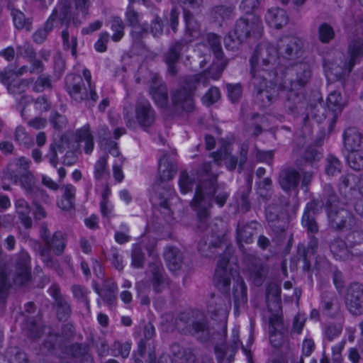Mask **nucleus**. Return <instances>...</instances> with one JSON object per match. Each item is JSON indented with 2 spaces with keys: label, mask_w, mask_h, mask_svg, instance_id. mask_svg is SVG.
<instances>
[{
  "label": "nucleus",
  "mask_w": 363,
  "mask_h": 363,
  "mask_svg": "<svg viewBox=\"0 0 363 363\" xmlns=\"http://www.w3.org/2000/svg\"><path fill=\"white\" fill-rule=\"evenodd\" d=\"M17 57H22L28 60L35 58L36 53L32 46L28 42H24L21 45L16 46Z\"/></svg>",
  "instance_id": "nucleus-61"
},
{
  "label": "nucleus",
  "mask_w": 363,
  "mask_h": 363,
  "mask_svg": "<svg viewBox=\"0 0 363 363\" xmlns=\"http://www.w3.org/2000/svg\"><path fill=\"white\" fill-rule=\"evenodd\" d=\"M321 200L325 203L327 209L337 206L338 196L330 184H326L323 186Z\"/></svg>",
  "instance_id": "nucleus-46"
},
{
  "label": "nucleus",
  "mask_w": 363,
  "mask_h": 363,
  "mask_svg": "<svg viewBox=\"0 0 363 363\" xmlns=\"http://www.w3.org/2000/svg\"><path fill=\"white\" fill-rule=\"evenodd\" d=\"M131 345L129 342H121L115 341L112 345L111 350L114 352V356H121L123 359L127 358L130 352Z\"/></svg>",
  "instance_id": "nucleus-58"
},
{
  "label": "nucleus",
  "mask_w": 363,
  "mask_h": 363,
  "mask_svg": "<svg viewBox=\"0 0 363 363\" xmlns=\"http://www.w3.org/2000/svg\"><path fill=\"white\" fill-rule=\"evenodd\" d=\"M312 76L311 65L306 62L290 63L281 71L279 86L285 91H299Z\"/></svg>",
  "instance_id": "nucleus-6"
},
{
  "label": "nucleus",
  "mask_w": 363,
  "mask_h": 363,
  "mask_svg": "<svg viewBox=\"0 0 363 363\" xmlns=\"http://www.w3.org/2000/svg\"><path fill=\"white\" fill-rule=\"evenodd\" d=\"M11 179L15 184L19 182L21 187L26 191L27 195L32 192L36 186L35 178L31 172L22 173L19 176L15 174Z\"/></svg>",
  "instance_id": "nucleus-42"
},
{
  "label": "nucleus",
  "mask_w": 363,
  "mask_h": 363,
  "mask_svg": "<svg viewBox=\"0 0 363 363\" xmlns=\"http://www.w3.org/2000/svg\"><path fill=\"white\" fill-rule=\"evenodd\" d=\"M185 21L184 38L190 42L197 38L201 34V26L192 13L184 9Z\"/></svg>",
  "instance_id": "nucleus-25"
},
{
  "label": "nucleus",
  "mask_w": 363,
  "mask_h": 363,
  "mask_svg": "<svg viewBox=\"0 0 363 363\" xmlns=\"http://www.w3.org/2000/svg\"><path fill=\"white\" fill-rule=\"evenodd\" d=\"M263 26L262 20L254 15L239 18L235 26L234 34L243 41L250 37L259 38L262 36Z\"/></svg>",
  "instance_id": "nucleus-12"
},
{
  "label": "nucleus",
  "mask_w": 363,
  "mask_h": 363,
  "mask_svg": "<svg viewBox=\"0 0 363 363\" xmlns=\"http://www.w3.org/2000/svg\"><path fill=\"white\" fill-rule=\"evenodd\" d=\"M335 34L333 28L327 23H323L318 28V39L324 44L329 43L335 38Z\"/></svg>",
  "instance_id": "nucleus-48"
},
{
  "label": "nucleus",
  "mask_w": 363,
  "mask_h": 363,
  "mask_svg": "<svg viewBox=\"0 0 363 363\" xmlns=\"http://www.w3.org/2000/svg\"><path fill=\"white\" fill-rule=\"evenodd\" d=\"M45 245L47 248L52 250L56 255H62L66 245L65 238L61 232L55 233Z\"/></svg>",
  "instance_id": "nucleus-45"
},
{
  "label": "nucleus",
  "mask_w": 363,
  "mask_h": 363,
  "mask_svg": "<svg viewBox=\"0 0 363 363\" xmlns=\"http://www.w3.org/2000/svg\"><path fill=\"white\" fill-rule=\"evenodd\" d=\"M123 117L126 126L130 129H135L138 123L143 128L150 127L155 122L156 113L148 100L140 99L135 104V118L132 113L124 108Z\"/></svg>",
  "instance_id": "nucleus-9"
},
{
  "label": "nucleus",
  "mask_w": 363,
  "mask_h": 363,
  "mask_svg": "<svg viewBox=\"0 0 363 363\" xmlns=\"http://www.w3.org/2000/svg\"><path fill=\"white\" fill-rule=\"evenodd\" d=\"M208 313L211 318L218 320L222 328V332H214L207 325L205 320L194 321L191 325L190 333L196 339L201 342H207L210 340H222L225 337L227 331V318L229 312V306L226 301L219 296H213L208 306Z\"/></svg>",
  "instance_id": "nucleus-3"
},
{
  "label": "nucleus",
  "mask_w": 363,
  "mask_h": 363,
  "mask_svg": "<svg viewBox=\"0 0 363 363\" xmlns=\"http://www.w3.org/2000/svg\"><path fill=\"white\" fill-rule=\"evenodd\" d=\"M330 250L337 259L346 260L352 255L347 243L340 238H335L331 242Z\"/></svg>",
  "instance_id": "nucleus-38"
},
{
  "label": "nucleus",
  "mask_w": 363,
  "mask_h": 363,
  "mask_svg": "<svg viewBox=\"0 0 363 363\" xmlns=\"http://www.w3.org/2000/svg\"><path fill=\"white\" fill-rule=\"evenodd\" d=\"M350 152L347 155L349 166L356 171L363 169V152H359V150Z\"/></svg>",
  "instance_id": "nucleus-50"
},
{
  "label": "nucleus",
  "mask_w": 363,
  "mask_h": 363,
  "mask_svg": "<svg viewBox=\"0 0 363 363\" xmlns=\"http://www.w3.org/2000/svg\"><path fill=\"white\" fill-rule=\"evenodd\" d=\"M211 156L218 166H220L222 161H224L225 167L230 171H233L237 165H239V160L232 155L231 150L226 146L221 147L216 152L211 153Z\"/></svg>",
  "instance_id": "nucleus-27"
},
{
  "label": "nucleus",
  "mask_w": 363,
  "mask_h": 363,
  "mask_svg": "<svg viewBox=\"0 0 363 363\" xmlns=\"http://www.w3.org/2000/svg\"><path fill=\"white\" fill-rule=\"evenodd\" d=\"M328 224L335 230L352 228L356 225V220L350 211L339 208L337 206L327 209Z\"/></svg>",
  "instance_id": "nucleus-13"
},
{
  "label": "nucleus",
  "mask_w": 363,
  "mask_h": 363,
  "mask_svg": "<svg viewBox=\"0 0 363 363\" xmlns=\"http://www.w3.org/2000/svg\"><path fill=\"white\" fill-rule=\"evenodd\" d=\"M66 87L70 96L77 102L86 101L89 106H94L90 99V89L85 86L79 75L69 74L66 77Z\"/></svg>",
  "instance_id": "nucleus-16"
},
{
  "label": "nucleus",
  "mask_w": 363,
  "mask_h": 363,
  "mask_svg": "<svg viewBox=\"0 0 363 363\" xmlns=\"http://www.w3.org/2000/svg\"><path fill=\"white\" fill-rule=\"evenodd\" d=\"M235 16V6L228 4H220L214 6L210 11L211 19L219 26Z\"/></svg>",
  "instance_id": "nucleus-23"
},
{
  "label": "nucleus",
  "mask_w": 363,
  "mask_h": 363,
  "mask_svg": "<svg viewBox=\"0 0 363 363\" xmlns=\"http://www.w3.org/2000/svg\"><path fill=\"white\" fill-rule=\"evenodd\" d=\"M43 330L40 320H30L27 323V335L33 340L40 338Z\"/></svg>",
  "instance_id": "nucleus-57"
},
{
  "label": "nucleus",
  "mask_w": 363,
  "mask_h": 363,
  "mask_svg": "<svg viewBox=\"0 0 363 363\" xmlns=\"http://www.w3.org/2000/svg\"><path fill=\"white\" fill-rule=\"evenodd\" d=\"M1 77L8 91L14 95L25 92L30 83V79L14 78V74L11 70L2 74Z\"/></svg>",
  "instance_id": "nucleus-22"
},
{
  "label": "nucleus",
  "mask_w": 363,
  "mask_h": 363,
  "mask_svg": "<svg viewBox=\"0 0 363 363\" xmlns=\"http://www.w3.org/2000/svg\"><path fill=\"white\" fill-rule=\"evenodd\" d=\"M195 179L191 177L186 171L180 173L179 186L182 194L191 192L195 185Z\"/></svg>",
  "instance_id": "nucleus-47"
},
{
  "label": "nucleus",
  "mask_w": 363,
  "mask_h": 363,
  "mask_svg": "<svg viewBox=\"0 0 363 363\" xmlns=\"http://www.w3.org/2000/svg\"><path fill=\"white\" fill-rule=\"evenodd\" d=\"M299 172L293 168L283 169L279 174V183L284 191L294 190L300 182Z\"/></svg>",
  "instance_id": "nucleus-24"
},
{
  "label": "nucleus",
  "mask_w": 363,
  "mask_h": 363,
  "mask_svg": "<svg viewBox=\"0 0 363 363\" xmlns=\"http://www.w3.org/2000/svg\"><path fill=\"white\" fill-rule=\"evenodd\" d=\"M302 158L306 163L312 164L322 158V154L315 147H309L305 150Z\"/></svg>",
  "instance_id": "nucleus-64"
},
{
  "label": "nucleus",
  "mask_w": 363,
  "mask_h": 363,
  "mask_svg": "<svg viewBox=\"0 0 363 363\" xmlns=\"http://www.w3.org/2000/svg\"><path fill=\"white\" fill-rule=\"evenodd\" d=\"M303 42L295 36H284L277 42V52L281 61L294 63L302 55Z\"/></svg>",
  "instance_id": "nucleus-11"
},
{
  "label": "nucleus",
  "mask_w": 363,
  "mask_h": 363,
  "mask_svg": "<svg viewBox=\"0 0 363 363\" xmlns=\"http://www.w3.org/2000/svg\"><path fill=\"white\" fill-rule=\"evenodd\" d=\"M345 304L348 311L354 315L363 313V285L352 284L347 291Z\"/></svg>",
  "instance_id": "nucleus-19"
},
{
  "label": "nucleus",
  "mask_w": 363,
  "mask_h": 363,
  "mask_svg": "<svg viewBox=\"0 0 363 363\" xmlns=\"http://www.w3.org/2000/svg\"><path fill=\"white\" fill-rule=\"evenodd\" d=\"M176 167L167 156L160 158L158 166V174L162 182L168 181L174 177Z\"/></svg>",
  "instance_id": "nucleus-40"
},
{
  "label": "nucleus",
  "mask_w": 363,
  "mask_h": 363,
  "mask_svg": "<svg viewBox=\"0 0 363 363\" xmlns=\"http://www.w3.org/2000/svg\"><path fill=\"white\" fill-rule=\"evenodd\" d=\"M265 21L269 26L279 28L287 23L288 16L284 9L271 8L265 15Z\"/></svg>",
  "instance_id": "nucleus-30"
},
{
  "label": "nucleus",
  "mask_w": 363,
  "mask_h": 363,
  "mask_svg": "<svg viewBox=\"0 0 363 363\" xmlns=\"http://www.w3.org/2000/svg\"><path fill=\"white\" fill-rule=\"evenodd\" d=\"M302 225L306 228L308 233L314 234L318 231V225L315 220V216L309 213L308 212H304L302 220Z\"/></svg>",
  "instance_id": "nucleus-53"
},
{
  "label": "nucleus",
  "mask_w": 363,
  "mask_h": 363,
  "mask_svg": "<svg viewBox=\"0 0 363 363\" xmlns=\"http://www.w3.org/2000/svg\"><path fill=\"white\" fill-rule=\"evenodd\" d=\"M196 174L198 184L191 206L196 212L201 223L199 228L203 230L210 217L213 201L221 208L225 204L230 194L218 185V174L213 172L211 162H203L197 169Z\"/></svg>",
  "instance_id": "nucleus-1"
},
{
  "label": "nucleus",
  "mask_w": 363,
  "mask_h": 363,
  "mask_svg": "<svg viewBox=\"0 0 363 363\" xmlns=\"http://www.w3.org/2000/svg\"><path fill=\"white\" fill-rule=\"evenodd\" d=\"M191 42L185 38L173 43L164 54V60L167 64L168 73L174 76L177 73V63L179 58L188 52Z\"/></svg>",
  "instance_id": "nucleus-15"
},
{
  "label": "nucleus",
  "mask_w": 363,
  "mask_h": 363,
  "mask_svg": "<svg viewBox=\"0 0 363 363\" xmlns=\"http://www.w3.org/2000/svg\"><path fill=\"white\" fill-rule=\"evenodd\" d=\"M101 149L104 151L105 154L108 156V153L113 157H118L120 155L117 143L111 140H104L100 142Z\"/></svg>",
  "instance_id": "nucleus-63"
},
{
  "label": "nucleus",
  "mask_w": 363,
  "mask_h": 363,
  "mask_svg": "<svg viewBox=\"0 0 363 363\" xmlns=\"http://www.w3.org/2000/svg\"><path fill=\"white\" fill-rule=\"evenodd\" d=\"M107 159L108 156L106 155H104L99 159L94 165V177L98 180L104 179L108 173L107 168Z\"/></svg>",
  "instance_id": "nucleus-54"
},
{
  "label": "nucleus",
  "mask_w": 363,
  "mask_h": 363,
  "mask_svg": "<svg viewBox=\"0 0 363 363\" xmlns=\"http://www.w3.org/2000/svg\"><path fill=\"white\" fill-rule=\"evenodd\" d=\"M13 273H8L6 264L0 262V300L6 298L11 279L18 286L25 285L30 281V257L27 252L22 250L16 255Z\"/></svg>",
  "instance_id": "nucleus-4"
},
{
  "label": "nucleus",
  "mask_w": 363,
  "mask_h": 363,
  "mask_svg": "<svg viewBox=\"0 0 363 363\" xmlns=\"http://www.w3.org/2000/svg\"><path fill=\"white\" fill-rule=\"evenodd\" d=\"M90 0H60L55 9L58 10V20L62 26H67L71 22L80 26L89 16Z\"/></svg>",
  "instance_id": "nucleus-7"
},
{
  "label": "nucleus",
  "mask_w": 363,
  "mask_h": 363,
  "mask_svg": "<svg viewBox=\"0 0 363 363\" xmlns=\"http://www.w3.org/2000/svg\"><path fill=\"white\" fill-rule=\"evenodd\" d=\"M285 101L284 107L289 111L290 113L298 112L303 105L302 101V96L298 94V91H285Z\"/></svg>",
  "instance_id": "nucleus-37"
},
{
  "label": "nucleus",
  "mask_w": 363,
  "mask_h": 363,
  "mask_svg": "<svg viewBox=\"0 0 363 363\" xmlns=\"http://www.w3.org/2000/svg\"><path fill=\"white\" fill-rule=\"evenodd\" d=\"M150 94L158 106L165 108L167 106V89L166 85L162 82L161 79L157 75H154L152 77L150 86Z\"/></svg>",
  "instance_id": "nucleus-21"
},
{
  "label": "nucleus",
  "mask_w": 363,
  "mask_h": 363,
  "mask_svg": "<svg viewBox=\"0 0 363 363\" xmlns=\"http://www.w3.org/2000/svg\"><path fill=\"white\" fill-rule=\"evenodd\" d=\"M250 85L253 88L256 102L262 107L270 106L279 96L280 79L277 72L250 74Z\"/></svg>",
  "instance_id": "nucleus-5"
},
{
  "label": "nucleus",
  "mask_w": 363,
  "mask_h": 363,
  "mask_svg": "<svg viewBox=\"0 0 363 363\" xmlns=\"http://www.w3.org/2000/svg\"><path fill=\"white\" fill-rule=\"evenodd\" d=\"M346 240L352 255H363V231L353 230L347 234Z\"/></svg>",
  "instance_id": "nucleus-34"
},
{
  "label": "nucleus",
  "mask_w": 363,
  "mask_h": 363,
  "mask_svg": "<svg viewBox=\"0 0 363 363\" xmlns=\"http://www.w3.org/2000/svg\"><path fill=\"white\" fill-rule=\"evenodd\" d=\"M240 344L239 330L234 328L232 331L231 341L229 343H218L215 345L216 357L218 363H231Z\"/></svg>",
  "instance_id": "nucleus-17"
},
{
  "label": "nucleus",
  "mask_w": 363,
  "mask_h": 363,
  "mask_svg": "<svg viewBox=\"0 0 363 363\" xmlns=\"http://www.w3.org/2000/svg\"><path fill=\"white\" fill-rule=\"evenodd\" d=\"M140 13L135 11L133 6L130 4L125 12V20L128 26L133 28L134 30L132 34L135 40H139L143 34L147 33V28L140 25Z\"/></svg>",
  "instance_id": "nucleus-26"
},
{
  "label": "nucleus",
  "mask_w": 363,
  "mask_h": 363,
  "mask_svg": "<svg viewBox=\"0 0 363 363\" xmlns=\"http://www.w3.org/2000/svg\"><path fill=\"white\" fill-rule=\"evenodd\" d=\"M52 86L51 79L49 75L41 74L34 82L32 90L34 92H43L45 89H50Z\"/></svg>",
  "instance_id": "nucleus-60"
},
{
  "label": "nucleus",
  "mask_w": 363,
  "mask_h": 363,
  "mask_svg": "<svg viewBox=\"0 0 363 363\" xmlns=\"http://www.w3.org/2000/svg\"><path fill=\"white\" fill-rule=\"evenodd\" d=\"M57 305V315L60 320H66L71 315L72 309L70 303L67 298L59 299L56 302Z\"/></svg>",
  "instance_id": "nucleus-52"
},
{
  "label": "nucleus",
  "mask_w": 363,
  "mask_h": 363,
  "mask_svg": "<svg viewBox=\"0 0 363 363\" xmlns=\"http://www.w3.org/2000/svg\"><path fill=\"white\" fill-rule=\"evenodd\" d=\"M327 105L328 108L335 113L334 118H336L337 114L345 107L346 103L339 91H333L328 96Z\"/></svg>",
  "instance_id": "nucleus-41"
},
{
  "label": "nucleus",
  "mask_w": 363,
  "mask_h": 363,
  "mask_svg": "<svg viewBox=\"0 0 363 363\" xmlns=\"http://www.w3.org/2000/svg\"><path fill=\"white\" fill-rule=\"evenodd\" d=\"M259 224L257 222H252L237 228V241L240 248L242 247L241 242L251 243L253 241V236L257 233V228Z\"/></svg>",
  "instance_id": "nucleus-33"
},
{
  "label": "nucleus",
  "mask_w": 363,
  "mask_h": 363,
  "mask_svg": "<svg viewBox=\"0 0 363 363\" xmlns=\"http://www.w3.org/2000/svg\"><path fill=\"white\" fill-rule=\"evenodd\" d=\"M8 9L11 11L14 26L18 30L25 29L30 31L32 29L33 19L30 17H26L24 13L19 9L14 7L13 4L11 2L8 4Z\"/></svg>",
  "instance_id": "nucleus-29"
},
{
  "label": "nucleus",
  "mask_w": 363,
  "mask_h": 363,
  "mask_svg": "<svg viewBox=\"0 0 363 363\" xmlns=\"http://www.w3.org/2000/svg\"><path fill=\"white\" fill-rule=\"evenodd\" d=\"M58 19V10L54 9L50 16L44 24L43 28H39L33 34V40L38 44L43 43L47 38L48 33L53 28L54 21Z\"/></svg>",
  "instance_id": "nucleus-36"
},
{
  "label": "nucleus",
  "mask_w": 363,
  "mask_h": 363,
  "mask_svg": "<svg viewBox=\"0 0 363 363\" xmlns=\"http://www.w3.org/2000/svg\"><path fill=\"white\" fill-rule=\"evenodd\" d=\"M245 259L250 278L255 284L261 285L264 277H265L268 273L267 267L260 259L254 255H247Z\"/></svg>",
  "instance_id": "nucleus-20"
},
{
  "label": "nucleus",
  "mask_w": 363,
  "mask_h": 363,
  "mask_svg": "<svg viewBox=\"0 0 363 363\" xmlns=\"http://www.w3.org/2000/svg\"><path fill=\"white\" fill-rule=\"evenodd\" d=\"M62 140L54 141L50 145L49 152L46 155V157L49 160L50 164L56 167L58 163L57 151L62 152Z\"/></svg>",
  "instance_id": "nucleus-62"
},
{
  "label": "nucleus",
  "mask_w": 363,
  "mask_h": 363,
  "mask_svg": "<svg viewBox=\"0 0 363 363\" xmlns=\"http://www.w3.org/2000/svg\"><path fill=\"white\" fill-rule=\"evenodd\" d=\"M277 49L270 43L264 42L257 45L250 60V74L277 72L275 63Z\"/></svg>",
  "instance_id": "nucleus-8"
},
{
  "label": "nucleus",
  "mask_w": 363,
  "mask_h": 363,
  "mask_svg": "<svg viewBox=\"0 0 363 363\" xmlns=\"http://www.w3.org/2000/svg\"><path fill=\"white\" fill-rule=\"evenodd\" d=\"M15 205L18 218L26 228H30L33 221L30 216V208L28 203L23 199H19L16 201Z\"/></svg>",
  "instance_id": "nucleus-39"
},
{
  "label": "nucleus",
  "mask_w": 363,
  "mask_h": 363,
  "mask_svg": "<svg viewBox=\"0 0 363 363\" xmlns=\"http://www.w3.org/2000/svg\"><path fill=\"white\" fill-rule=\"evenodd\" d=\"M77 138L78 142L85 143L84 151L86 154H90L94 150V143L93 136L90 132L89 125H86L78 130L77 132Z\"/></svg>",
  "instance_id": "nucleus-44"
},
{
  "label": "nucleus",
  "mask_w": 363,
  "mask_h": 363,
  "mask_svg": "<svg viewBox=\"0 0 363 363\" xmlns=\"http://www.w3.org/2000/svg\"><path fill=\"white\" fill-rule=\"evenodd\" d=\"M111 28L113 32L111 38L113 41H119L124 35L125 25L119 17H113L111 22Z\"/></svg>",
  "instance_id": "nucleus-51"
},
{
  "label": "nucleus",
  "mask_w": 363,
  "mask_h": 363,
  "mask_svg": "<svg viewBox=\"0 0 363 363\" xmlns=\"http://www.w3.org/2000/svg\"><path fill=\"white\" fill-rule=\"evenodd\" d=\"M164 257L169 270L176 272L181 269L183 264V255L178 248L167 247L164 252Z\"/></svg>",
  "instance_id": "nucleus-31"
},
{
  "label": "nucleus",
  "mask_w": 363,
  "mask_h": 363,
  "mask_svg": "<svg viewBox=\"0 0 363 363\" xmlns=\"http://www.w3.org/2000/svg\"><path fill=\"white\" fill-rule=\"evenodd\" d=\"M195 86H189L176 90L172 96V104L175 110L178 112H191L194 109L193 92L196 89Z\"/></svg>",
  "instance_id": "nucleus-18"
},
{
  "label": "nucleus",
  "mask_w": 363,
  "mask_h": 363,
  "mask_svg": "<svg viewBox=\"0 0 363 363\" xmlns=\"http://www.w3.org/2000/svg\"><path fill=\"white\" fill-rule=\"evenodd\" d=\"M325 172L328 175L334 176L341 172L342 163L333 155H328L325 160Z\"/></svg>",
  "instance_id": "nucleus-49"
},
{
  "label": "nucleus",
  "mask_w": 363,
  "mask_h": 363,
  "mask_svg": "<svg viewBox=\"0 0 363 363\" xmlns=\"http://www.w3.org/2000/svg\"><path fill=\"white\" fill-rule=\"evenodd\" d=\"M207 42L216 59L220 60V62L218 65H213L207 73L194 77V79L198 86H200L201 84L206 86L208 78L218 79L228 64L227 60H223V52L221 48L220 37L215 33H208L207 35Z\"/></svg>",
  "instance_id": "nucleus-10"
},
{
  "label": "nucleus",
  "mask_w": 363,
  "mask_h": 363,
  "mask_svg": "<svg viewBox=\"0 0 363 363\" xmlns=\"http://www.w3.org/2000/svg\"><path fill=\"white\" fill-rule=\"evenodd\" d=\"M220 240L218 238H216V240H213V236L211 239H209L208 237L204 238L200 240L198 245V250L201 252V254L204 257H211L215 253L213 250L216 249L219 247Z\"/></svg>",
  "instance_id": "nucleus-43"
},
{
  "label": "nucleus",
  "mask_w": 363,
  "mask_h": 363,
  "mask_svg": "<svg viewBox=\"0 0 363 363\" xmlns=\"http://www.w3.org/2000/svg\"><path fill=\"white\" fill-rule=\"evenodd\" d=\"M6 357L11 363H26V354L18 347H11L7 350Z\"/></svg>",
  "instance_id": "nucleus-56"
},
{
  "label": "nucleus",
  "mask_w": 363,
  "mask_h": 363,
  "mask_svg": "<svg viewBox=\"0 0 363 363\" xmlns=\"http://www.w3.org/2000/svg\"><path fill=\"white\" fill-rule=\"evenodd\" d=\"M67 26L62 31V38L63 41V46L65 49H71V52L73 56H77V40L75 36L69 37V32L67 30Z\"/></svg>",
  "instance_id": "nucleus-55"
},
{
  "label": "nucleus",
  "mask_w": 363,
  "mask_h": 363,
  "mask_svg": "<svg viewBox=\"0 0 363 363\" xmlns=\"http://www.w3.org/2000/svg\"><path fill=\"white\" fill-rule=\"evenodd\" d=\"M173 355L172 362L176 363H194L196 355L191 348H182L179 345L174 344L171 347Z\"/></svg>",
  "instance_id": "nucleus-35"
},
{
  "label": "nucleus",
  "mask_w": 363,
  "mask_h": 363,
  "mask_svg": "<svg viewBox=\"0 0 363 363\" xmlns=\"http://www.w3.org/2000/svg\"><path fill=\"white\" fill-rule=\"evenodd\" d=\"M363 143V137L355 128H349L344 133V144L349 151L358 150Z\"/></svg>",
  "instance_id": "nucleus-32"
},
{
  "label": "nucleus",
  "mask_w": 363,
  "mask_h": 363,
  "mask_svg": "<svg viewBox=\"0 0 363 363\" xmlns=\"http://www.w3.org/2000/svg\"><path fill=\"white\" fill-rule=\"evenodd\" d=\"M15 140L21 145L30 147L33 144L32 137L26 131L22 126H18L15 131Z\"/></svg>",
  "instance_id": "nucleus-59"
},
{
  "label": "nucleus",
  "mask_w": 363,
  "mask_h": 363,
  "mask_svg": "<svg viewBox=\"0 0 363 363\" xmlns=\"http://www.w3.org/2000/svg\"><path fill=\"white\" fill-rule=\"evenodd\" d=\"M232 252L231 247H227L224 254L220 256L215 271L214 281L216 287L220 291L227 293L230 289L231 279H234L235 284L233 289V295L234 306L237 310L247 303V287L242 279L238 275V272L228 268Z\"/></svg>",
  "instance_id": "nucleus-2"
},
{
  "label": "nucleus",
  "mask_w": 363,
  "mask_h": 363,
  "mask_svg": "<svg viewBox=\"0 0 363 363\" xmlns=\"http://www.w3.org/2000/svg\"><path fill=\"white\" fill-rule=\"evenodd\" d=\"M347 54L350 57L348 67L345 69L331 68L328 75H335L337 79L342 78V75L349 74L356 62L363 57V38L356 37L350 40L347 47Z\"/></svg>",
  "instance_id": "nucleus-14"
},
{
  "label": "nucleus",
  "mask_w": 363,
  "mask_h": 363,
  "mask_svg": "<svg viewBox=\"0 0 363 363\" xmlns=\"http://www.w3.org/2000/svg\"><path fill=\"white\" fill-rule=\"evenodd\" d=\"M151 283L156 293L162 292L169 285V279L163 267L158 264L151 266Z\"/></svg>",
  "instance_id": "nucleus-28"
}]
</instances>
